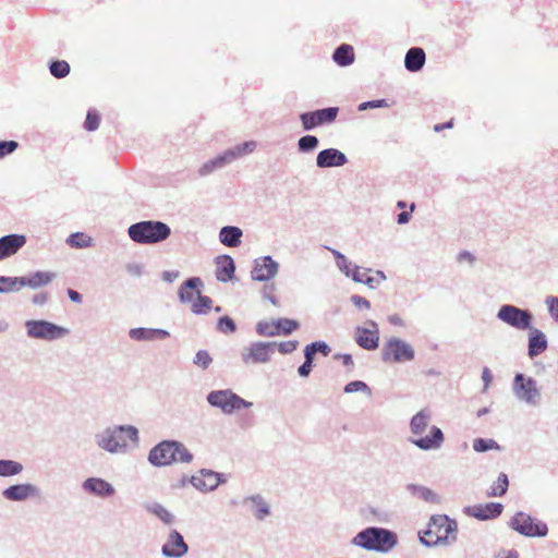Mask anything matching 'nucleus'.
<instances>
[{"instance_id":"1","label":"nucleus","mask_w":558,"mask_h":558,"mask_svg":"<svg viewBox=\"0 0 558 558\" xmlns=\"http://www.w3.org/2000/svg\"><path fill=\"white\" fill-rule=\"evenodd\" d=\"M126 438L137 444L138 429L133 425H117L105 428L95 435L96 445L109 453H125L128 450Z\"/></svg>"},{"instance_id":"2","label":"nucleus","mask_w":558,"mask_h":558,"mask_svg":"<svg viewBox=\"0 0 558 558\" xmlns=\"http://www.w3.org/2000/svg\"><path fill=\"white\" fill-rule=\"evenodd\" d=\"M147 460L151 465L162 468L175 463H191L193 454L184 444L167 439L158 442L149 450Z\"/></svg>"},{"instance_id":"3","label":"nucleus","mask_w":558,"mask_h":558,"mask_svg":"<svg viewBox=\"0 0 558 558\" xmlns=\"http://www.w3.org/2000/svg\"><path fill=\"white\" fill-rule=\"evenodd\" d=\"M351 544L366 550L388 553L397 546L398 536L391 530L368 526L360 531L351 539Z\"/></svg>"},{"instance_id":"4","label":"nucleus","mask_w":558,"mask_h":558,"mask_svg":"<svg viewBox=\"0 0 558 558\" xmlns=\"http://www.w3.org/2000/svg\"><path fill=\"white\" fill-rule=\"evenodd\" d=\"M128 234L137 244H157L171 235V228L159 220H142L131 225Z\"/></svg>"},{"instance_id":"5","label":"nucleus","mask_w":558,"mask_h":558,"mask_svg":"<svg viewBox=\"0 0 558 558\" xmlns=\"http://www.w3.org/2000/svg\"><path fill=\"white\" fill-rule=\"evenodd\" d=\"M429 527L435 532V538L421 537V544L425 547H436L441 544H452L457 541L458 523L447 514H433L429 520Z\"/></svg>"},{"instance_id":"6","label":"nucleus","mask_w":558,"mask_h":558,"mask_svg":"<svg viewBox=\"0 0 558 558\" xmlns=\"http://www.w3.org/2000/svg\"><path fill=\"white\" fill-rule=\"evenodd\" d=\"M28 338L56 341L70 335V329L46 319H29L25 322Z\"/></svg>"},{"instance_id":"7","label":"nucleus","mask_w":558,"mask_h":558,"mask_svg":"<svg viewBox=\"0 0 558 558\" xmlns=\"http://www.w3.org/2000/svg\"><path fill=\"white\" fill-rule=\"evenodd\" d=\"M206 400L213 408L220 409L225 414H232L253 405L231 389L213 390L207 395Z\"/></svg>"},{"instance_id":"8","label":"nucleus","mask_w":558,"mask_h":558,"mask_svg":"<svg viewBox=\"0 0 558 558\" xmlns=\"http://www.w3.org/2000/svg\"><path fill=\"white\" fill-rule=\"evenodd\" d=\"M510 529L525 537H545L548 526L545 522L523 511H518L508 522Z\"/></svg>"},{"instance_id":"9","label":"nucleus","mask_w":558,"mask_h":558,"mask_svg":"<svg viewBox=\"0 0 558 558\" xmlns=\"http://www.w3.org/2000/svg\"><path fill=\"white\" fill-rule=\"evenodd\" d=\"M496 317L504 324L521 331L531 329L533 313L527 308H521L513 304H504L499 307Z\"/></svg>"},{"instance_id":"10","label":"nucleus","mask_w":558,"mask_h":558,"mask_svg":"<svg viewBox=\"0 0 558 558\" xmlns=\"http://www.w3.org/2000/svg\"><path fill=\"white\" fill-rule=\"evenodd\" d=\"M512 391L515 398L531 407L539 404L542 395L537 388V381L532 377H526L522 373L515 374L512 383Z\"/></svg>"},{"instance_id":"11","label":"nucleus","mask_w":558,"mask_h":558,"mask_svg":"<svg viewBox=\"0 0 558 558\" xmlns=\"http://www.w3.org/2000/svg\"><path fill=\"white\" fill-rule=\"evenodd\" d=\"M413 347L399 338H390L381 349V359L384 362H410L414 359Z\"/></svg>"},{"instance_id":"12","label":"nucleus","mask_w":558,"mask_h":558,"mask_svg":"<svg viewBox=\"0 0 558 558\" xmlns=\"http://www.w3.org/2000/svg\"><path fill=\"white\" fill-rule=\"evenodd\" d=\"M276 345L277 342H253L241 352L242 362L245 365L268 363L271 359V354L275 352Z\"/></svg>"},{"instance_id":"13","label":"nucleus","mask_w":558,"mask_h":558,"mask_svg":"<svg viewBox=\"0 0 558 558\" xmlns=\"http://www.w3.org/2000/svg\"><path fill=\"white\" fill-rule=\"evenodd\" d=\"M339 113L338 107H326L300 114V121L304 131L314 130L317 126L332 123Z\"/></svg>"},{"instance_id":"14","label":"nucleus","mask_w":558,"mask_h":558,"mask_svg":"<svg viewBox=\"0 0 558 558\" xmlns=\"http://www.w3.org/2000/svg\"><path fill=\"white\" fill-rule=\"evenodd\" d=\"M279 271V264L270 256H262L254 260L251 277L255 281H269L275 278Z\"/></svg>"},{"instance_id":"15","label":"nucleus","mask_w":558,"mask_h":558,"mask_svg":"<svg viewBox=\"0 0 558 558\" xmlns=\"http://www.w3.org/2000/svg\"><path fill=\"white\" fill-rule=\"evenodd\" d=\"M222 473L208 469H202L197 474L191 477V484L198 490L207 493L215 490L221 483H225Z\"/></svg>"},{"instance_id":"16","label":"nucleus","mask_w":558,"mask_h":558,"mask_svg":"<svg viewBox=\"0 0 558 558\" xmlns=\"http://www.w3.org/2000/svg\"><path fill=\"white\" fill-rule=\"evenodd\" d=\"M371 328L357 326L355 328V342L364 350L373 351L379 345V330L375 320H367Z\"/></svg>"},{"instance_id":"17","label":"nucleus","mask_w":558,"mask_h":558,"mask_svg":"<svg viewBox=\"0 0 558 558\" xmlns=\"http://www.w3.org/2000/svg\"><path fill=\"white\" fill-rule=\"evenodd\" d=\"M189 553V545L182 534L177 530H171L167 541L161 547V554L166 558H182Z\"/></svg>"},{"instance_id":"18","label":"nucleus","mask_w":558,"mask_h":558,"mask_svg":"<svg viewBox=\"0 0 558 558\" xmlns=\"http://www.w3.org/2000/svg\"><path fill=\"white\" fill-rule=\"evenodd\" d=\"M38 495L39 488L29 483L14 484L2 490L3 498L10 501H25Z\"/></svg>"},{"instance_id":"19","label":"nucleus","mask_w":558,"mask_h":558,"mask_svg":"<svg viewBox=\"0 0 558 558\" xmlns=\"http://www.w3.org/2000/svg\"><path fill=\"white\" fill-rule=\"evenodd\" d=\"M27 242L24 234L11 233L0 238V260L15 255Z\"/></svg>"},{"instance_id":"20","label":"nucleus","mask_w":558,"mask_h":558,"mask_svg":"<svg viewBox=\"0 0 558 558\" xmlns=\"http://www.w3.org/2000/svg\"><path fill=\"white\" fill-rule=\"evenodd\" d=\"M348 162L344 153L338 148H326L320 150L316 157V166L318 168L342 167Z\"/></svg>"},{"instance_id":"21","label":"nucleus","mask_w":558,"mask_h":558,"mask_svg":"<svg viewBox=\"0 0 558 558\" xmlns=\"http://www.w3.org/2000/svg\"><path fill=\"white\" fill-rule=\"evenodd\" d=\"M504 510L500 502H488L486 505H478L475 507H466L464 512L477 520L486 521L498 518Z\"/></svg>"},{"instance_id":"22","label":"nucleus","mask_w":558,"mask_h":558,"mask_svg":"<svg viewBox=\"0 0 558 558\" xmlns=\"http://www.w3.org/2000/svg\"><path fill=\"white\" fill-rule=\"evenodd\" d=\"M82 488L90 495L108 498L116 494L114 487L104 478L88 477L82 483Z\"/></svg>"},{"instance_id":"23","label":"nucleus","mask_w":558,"mask_h":558,"mask_svg":"<svg viewBox=\"0 0 558 558\" xmlns=\"http://www.w3.org/2000/svg\"><path fill=\"white\" fill-rule=\"evenodd\" d=\"M526 331H529L527 355L530 359H534L547 350L548 340L546 335L542 330L533 327V325L531 329Z\"/></svg>"},{"instance_id":"24","label":"nucleus","mask_w":558,"mask_h":558,"mask_svg":"<svg viewBox=\"0 0 558 558\" xmlns=\"http://www.w3.org/2000/svg\"><path fill=\"white\" fill-rule=\"evenodd\" d=\"M444 440L445 436L442 430L434 425L429 429V435L412 439L411 441L421 450L428 451L439 449L444 444Z\"/></svg>"},{"instance_id":"25","label":"nucleus","mask_w":558,"mask_h":558,"mask_svg":"<svg viewBox=\"0 0 558 558\" xmlns=\"http://www.w3.org/2000/svg\"><path fill=\"white\" fill-rule=\"evenodd\" d=\"M215 275L220 282H229L234 279L235 263L230 255H221L216 258Z\"/></svg>"},{"instance_id":"26","label":"nucleus","mask_w":558,"mask_h":558,"mask_svg":"<svg viewBox=\"0 0 558 558\" xmlns=\"http://www.w3.org/2000/svg\"><path fill=\"white\" fill-rule=\"evenodd\" d=\"M129 336L135 341H154L167 339L170 337V333L166 329L161 328L137 327L130 329Z\"/></svg>"},{"instance_id":"27","label":"nucleus","mask_w":558,"mask_h":558,"mask_svg":"<svg viewBox=\"0 0 558 558\" xmlns=\"http://www.w3.org/2000/svg\"><path fill=\"white\" fill-rule=\"evenodd\" d=\"M57 278L53 271L37 270L28 276H22V287H28L33 290L50 284Z\"/></svg>"},{"instance_id":"28","label":"nucleus","mask_w":558,"mask_h":558,"mask_svg":"<svg viewBox=\"0 0 558 558\" xmlns=\"http://www.w3.org/2000/svg\"><path fill=\"white\" fill-rule=\"evenodd\" d=\"M204 287V283L199 277H190L187 278L179 288L178 298L181 303H192L194 291L201 290Z\"/></svg>"},{"instance_id":"29","label":"nucleus","mask_w":558,"mask_h":558,"mask_svg":"<svg viewBox=\"0 0 558 558\" xmlns=\"http://www.w3.org/2000/svg\"><path fill=\"white\" fill-rule=\"evenodd\" d=\"M426 54L422 48H410L404 57V66L409 72H418L425 64Z\"/></svg>"},{"instance_id":"30","label":"nucleus","mask_w":558,"mask_h":558,"mask_svg":"<svg viewBox=\"0 0 558 558\" xmlns=\"http://www.w3.org/2000/svg\"><path fill=\"white\" fill-rule=\"evenodd\" d=\"M257 147V144L255 141H246L241 144H238L233 147H230L226 149L222 155L225 159L227 160L228 165L233 162L234 160L252 154Z\"/></svg>"},{"instance_id":"31","label":"nucleus","mask_w":558,"mask_h":558,"mask_svg":"<svg viewBox=\"0 0 558 558\" xmlns=\"http://www.w3.org/2000/svg\"><path fill=\"white\" fill-rule=\"evenodd\" d=\"M243 231L236 226H225L219 231V241L228 247H238L242 243Z\"/></svg>"},{"instance_id":"32","label":"nucleus","mask_w":558,"mask_h":558,"mask_svg":"<svg viewBox=\"0 0 558 558\" xmlns=\"http://www.w3.org/2000/svg\"><path fill=\"white\" fill-rule=\"evenodd\" d=\"M367 271L371 269H366V271H361L360 267L355 266L352 271V280L359 283H364L371 289H375L381 281L386 280V275L381 270L376 271V276H368Z\"/></svg>"},{"instance_id":"33","label":"nucleus","mask_w":558,"mask_h":558,"mask_svg":"<svg viewBox=\"0 0 558 558\" xmlns=\"http://www.w3.org/2000/svg\"><path fill=\"white\" fill-rule=\"evenodd\" d=\"M407 490L414 497L422 499L426 502L438 505L441 502V498L434 490L426 486L417 484H408Z\"/></svg>"},{"instance_id":"34","label":"nucleus","mask_w":558,"mask_h":558,"mask_svg":"<svg viewBox=\"0 0 558 558\" xmlns=\"http://www.w3.org/2000/svg\"><path fill=\"white\" fill-rule=\"evenodd\" d=\"M432 420L428 410H421L410 421V430L413 435H422L429 425Z\"/></svg>"},{"instance_id":"35","label":"nucleus","mask_w":558,"mask_h":558,"mask_svg":"<svg viewBox=\"0 0 558 558\" xmlns=\"http://www.w3.org/2000/svg\"><path fill=\"white\" fill-rule=\"evenodd\" d=\"M252 504L253 514L257 520H264L270 513L269 505L260 495L248 496L244 499V504Z\"/></svg>"},{"instance_id":"36","label":"nucleus","mask_w":558,"mask_h":558,"mask_svg":"<svg viewBox=\"0 0 558 558\" xmlns=\"http://www.w3.org/2000/svg\"><path fill=\"white\" fill-rule=\"evenodd\" d=\"M332 60L340 66H348L354 62V50L348 44H341L332 53Z\"/></svg>"},{"instance_id":"37","label":"nucleus","mask_w":558,"mask_h":558,"mask_svg":"<svg viewBox=\"0 0 558 558\" xmlns=\"http://www.w3.org/2000/svg\"><path fill=\"white\" fill-rule=\"evenodd\" d=\"M144 508L149 513L156 515L165 524L171 525L174 522V515L166 509L161 504L158 502H146Z\"/></svg>"},{"instance_id":"38","label":"nucleus","mask_w":558,"mask_h":558,"mask_svg":"<svg viewBox=\"0 0 558 558\" xmlns=\"http://www.w3.org/2000/svg\"><path fill=\"white\" fill-rule=\"evenodd\" d=\"M228 165L227 160L225 159L222 153L216 156L215 158L206 161L203 163L198 169V174L201 177H207L217 169H221Z\"/></svg>"},{"instance_id":"39","label":"nucleus","mask_w":558,"mask_h":558,"mask_svg":"<svg viewBox=\"0 0 558 558\" xmlns=\"http://www.w3.org/2000/svg\"><path fill=\"white\" fill-rule=\"evenodd\" d=\"M509 487V478L506 473H499L497 480L487 490L488 497H501L504 496Z\"/></svg>"},{"instance_id":"40","label":"nucleus","mask_w":558,"mask_h":558,"mask_svg":"<svg viewBox=\"0 0 558 558\" xmlns=\"http://www.w3.org/2000/svg\"><path fill=\"white\" fill-rule=\"evenodd\" d=\"M196 294H197V298L192 303V306H191L192 313H194L196 315L207 314V312L211 308L213 300L207 295H203L201 290H198L196 292Z\"/></svg>"},{"instance_id":"41","label":"nucleus","mask_w":558,"mask_h":558,"mask_svg":"<svg viewBox=\"0 0 558 558\" xmlns=\"http://www.w3.org/2000/svg\"><path fill=\"white\" fill-rule=\"evenodd\" d=\"M22 288V277L0 276V294L17 292Z\"/></svg>"},{"instance_id":"42","label":"nucleus","mask_w":558,"mask_h":558,"mask_svg":"<svg viewBox=\"0 0 558 558\" xmlns=\"http://www.w3.org/2000/svg\"><path fill=\"white\" fill-rule=\"evenodd\" d=\"M319 145V140L315 135H304L299 138L296 143L298 151L301 154H308L314 151Z\"/></svg>"},{"instance_id":"43","label":"nucleus","mask_w":558,"mask_h":558,"mask_svg":"<svg viewBox=\"0 0 558 558\" xmlns=\"http://www.w3.org/2000/svg\"><path fill=\"white\" fill-rule=\"evenodd\" d=\"M23 471V465L13 460H0V476H13Z\"/></svg>"},{"instance_id":"44","label":"nucleus","mask_w":558,"mask_h":558,"mask_svg":"<svg viewBox=\"0 0 558 558\" xmlns=\"http://www.w3.org/2000/svg\"><path fill=\"white\" fill-rule=\"evenodd\" d=\"M70 64L64 60H53L49 63L50 74L56 78H63L70 73Z\"/></svg>"},{"instance_id":"45","label":"nucleus","mask_w":558,"mask_h":558,"mask_svg":"<svg viewBox=\"0 0 558 558\" xmlns=\"http://www.w3.org/2000/svg\"><path fill=\"white\" fill-rule=\"evenodd\" d=\"M276 320V327L279 331V335L289 336L296 329H299L300 324L295 319L291 318H278Z\"/></svg>"},{"instance_id":"46","label":"nucleus","mask_w":558,"mask_h":558,"mask_svg":"<svg viewBox=\"0 0 558 558\" xmlns=\"http://www.w3.org/2000/svg\"><path fill=\"white\" fill-rule=\"evenodd\" d=\"M66 244L75 248H85L90 246L92 238L82 232H75L69 235Z\"/></svg>"},{"instance_id":"47","label":"nucleus","mask_w":558,"mask_h":558,"mask_svg":"<svg viewBox=\"0 0 558 558\" xmlns=\"http://www.w3.org/2000/svg\"><path fill=\"white\" fill-rule=\"evenodd\" d=\"M256 332L264 337L279 336V331L276 327V320L267 322L260 320L256 324Z\"/></svg>"},{"instance_id":"48","label":"nucleus","mask_w":558,"mask_h":558,"mask_svg":"<svg viewBox=\"0 0 558 558\" xmlns=\"http://www.w3.org/2000/svg\"><path fill=\"white\" fill-rule=\"evenodd\" d=\"M473 449L476 452H486L488 450H499L500 446L494 439L476 438L473 440Z\"/></svg>"},{"instance_id":"49","label":"nucleus","mask_w":558,"mask_h":558,"mask_svg":"<svg viewBox=\"0 0 558 558\" xmlns=\"http://www.w3.org/2000/svg\"><path fill=\"white\" fill-rule=\"evenodd\" d=\"M343 391L345 393H353V392L361 391V392L366 393L368 397L372 395L371 388L367 386L366 383H364L362 380H353V381L348 383L344 386Z\"/></svg>"},{"instance_id":"50","label":"nucleus","mask_w":558,"mask_h":558,"mask_svg":"<svg viewBox=\"0 0 558 558\" xmlns=\"http://www.w3.org/2000/svg\"><path fill=\"white\" fill-rule=\"evenodd\" d=\"M217 329L223 333H231L236 330V325L230 316H221L217 322Z\"/></svg>"},{"instance_id":"51","label":"nucleus","mask_w":558,"mask_h":558,"mask_svg":"<svg viewBox=\"0 0 558 558\" xmlns=\"http://www.w3.org/2000/svg\"><path fill=\"white\" fill-rule=\"evenodd\" d=\"M193 363L202 369H207L213 363V359L206 350H198L194 356Z\"/></svg>"},{"instance_id":"52","label":"nucleus","mask_w":558,"mask_h":558,"mask_svg":"<svg viewBox=\"0 0 558 558\" xmlns=\"http://www.w3.org/2000/svg\"><path fill=\"white\" fill-rule=\"evenodd\" d=\"M20 147L19 142L14 140L0 141V159L12 155Z\"/></svg>"},{"instance_id":"53","label":"nucleus","mask_w":558,"mask_h":558,"mask_svg":"<svg viewBox=\"0 0 558 558\" xmlns=\"http://www.w3.org/2000/svg\"><path fill=\"white\" fill-rule=\"evenodd\" d=\"M99 122L100 116L98 114V112L92 109L88 110L86 120L84 122V128L89 132L96 131L99 128Z\"/></svg>"},{"instance_id":"54","label":"nucleus","mask_w":558,"mask_h":558,"mask_svg":"<svg viewBox=\"0 0 558 558\" xmlns=\"http://www.w3.org/2000/svg\"><path fill=\"white\" fill-rule=\"evenodd\" d=\"M305 348L308 349L311 353H320L324 356H328L329 353L331 352V349L328 345V343L322 340L311 342L310 344L305 345Z\"/></svg>"},{"instance_id":"55","label":"nucleus","mask_w":558,"mask_h":558,"mask_svg":"<svg viewBox=\"0 0 558 558\" xmlns=\"http://www.w3.org/2000/svg\"><path fill=\"white\" fill-rule=\"evenodd\" d=\"M545 304L547 306L548 313L550 317L558 323V296L549 295L545 299Z\"/></svg>"},{"instance_id":"56","label":"nucleus","mask_w":558,"mask_h":558,"mask_svg":"<svg viewBox=\"0 0 558 558\" xmlns=\"http://www.w3.org/2000/svg\"><path fill=\"white\" fill-rule=\"evenodd\" d=\"M388 101L386 99H375V100H368L364 101L359 105V111H365L367 109H376V108H385L388 107Z\"/></svg>"},{"instance_id":"57","label":"nucleus","mask_w":558,"mask_h":558,"mask_svg":"<svg viewBox=\"0 0 558 558\" xmlns=\"http://www.w3.org/2000/svg\"><path fill=\"white\" fill-rule=\"evenodd\" d=\"M299 347V341L296 340H288V341H281L277 343L276 348L281 354H290L293 351H295Z\"/></svg>"},{"instance_id":"58","label":"nucleus","mask_w":558,"mask_h":558,"mask_svg":"<svg viewBox=\"0 0 558 558\" xmlns=\"http://www.w3.org/2000/svg\"><path fill=\"white\" fill-rule=\"evenodd\" d=\"M276 290V287L274 283L266 284L263 289V298L269 300L274 305H278V299L275 296L274 292Z\"/></svg>"},{"instance_id":"59","label":"nucleus","mask_w":558,"mask_h":558,"mask_svg":"<svg viewBox=\"0 0 558 558\" xmlns=\"http://www.w3.org/2000/svg\"><path fill=\"white\" fill-rule=\"evenodd\" d=\"M350 301L351 303L356 306L357 308H365V310H368L371 308V303L368 300H366L365 298L359 295V294H353L350 296Z\"/></svg>"},{"instance_id":"60","label":"nucleus","mask_w":558,"mask_h":558,"mask_svg":"<svg viewBox=\"0 0 558 558\" xmlns=\"http://www.w3.org/2000/svg\"><path fill=\"white\" fill-rule=\"evenodd\" d=\"M49 301L48 292H38L32 296V303L35 306H45Z\"/></svg>"},{"instance_id":"61","label":"nucleus","mask_w":558,"mask_h":558,"mask_svg":"<svg viewBox=\"0 0 558 558\" xmlns=\"http://www.w3.org/2000/svg\"><path fill=\"white\" fill-rule=\"evenodd\" d=\"M414 208H415V204H414V203H412V204L410 205V210H411V211H401V213L398 215V217H397V222H398L399 225H405V223H408V222L410 221V219H411V213L414 210Z\"/></svg>"},{"instance_id":"62","label":"nucleus","mask_w":558,"mask_h":558,"mask_svg":"<svg viewBox=\"0 0 558 558\" xmlns=\"http://www.w3.org/2000/svg\"><path fill=\"white\" fill-rule=\"evenodd\" d=\"M126 271L134 277H140L143 274L142 265L137 263H129L126 265Z\"/></svg>"},{"instance_id":"63","label":"nucleus","mask_w":558,"mask_h":558,"mask_svg":"<svg viewBox=\"0 0 558 558\" xmlns=\"http://www.w3.org/2000/svg\"><path fill=\"white\" fill-rule=\"evenodd\" d=\"M337 266L347 277H351L352 276V272H351V269H350L351 263L348 260L347 257H343L342 260H339L337 263Z\"/></svg>"},{"instance_id":"64","label":"nucleus","mask_w":558,"mask_h":558,"mask_svg":"<svg viewBox=\"0 0 558 558\" xmlns=\"http://www.w3.org/2000/svg\"><path fill=\"white\" fill-rule=\"evenodd\" d=\"M482 380L484 383L483 391H486L493 381V375L488 367H484L482 372Z\"/></svg>"}]
</instances>
